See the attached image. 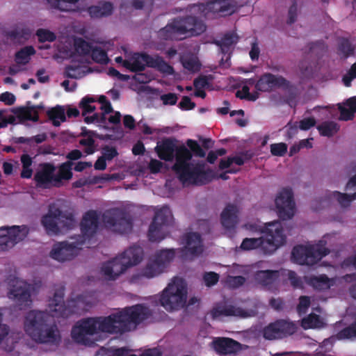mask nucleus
I'll return each instance as SVG.
<instances>
[{"instance_id": "62", "label": "nucleus", "mask_w": 356, "mask_h": 356, "mask_svg": "<svg viewBox=\"0 0 356 356\" xmlns=\"http://www.w3.org/2000/svg\"><path fill=\"white\" fill-rule=\"evenodd\" d=\"M316 120L314 118L309 117L306 118L302 120H301L299 122V128L301 130L307 131L309 130L310 128L313 127L316 124Z\"/></svg>"}, {"instance_id": "29", "label": "nucleus", "mask_w": 356, "mask_h": 356, "mask_svg": "<svg viewBox=\"0 0 356 356\" xmlns=\"http://www.w3.org/2000/svg\"><path fill=\"white\" fill-rule=\"evenodd\" d=\"M113 5L110 1H102L97 6L88 8V13L92 18L106 17L113 14Z\"/></svg>"}, {"instance_id": "30", "label": "nucleus", "mask_w": 356, "mask_h": 356, "mask_svg": "<svg viewBox=\"0 0 356 356\" xmlns=\"http://www.w3.org/2000/svg\"><path fill=\"white\" fill-rule=\"evenodd\" d=\"M147 60H149V67L155 68L160 72L168 75H172L175 73V70L172 66L169 65L164 59L156 55L155 56H146Z\"/></svg>"}, {"instance_id": "60", "label": "nucleus", "mask_w": 356, "mask_h": 356, "mask_svg": "<svg viewBox=\"0 0 356 356\" xmlns=\"http://www.w3.org/2000/svg\"><path fill=\"white\" fill-rule=\"evenodd\" d=\"M178 106L182 111H189L195 107V104L191 101L188 96H184Z\"/></svg>"}, {"instance_id": "23", "label": "nucleus", "mask_w": 356, "mask_h": 356, "mask_svg": "<svg viewBox=\"0 0 356 356\" xmlns=\"http://www.w3.org/2000/svg\"><path fill=\"white\" fill-rule=\"evenodd\" d=\"M212 347L217 354L227 355L237 353L241 343L230 338L218 337L212 341Z\"/></svg>"}, {"instance_id": "37", "label": "nucleus", "mask_w": 356, "mask_h": 356, "mask_svg": "<svg viewBox=\"0 0 356 356\" xmlns=\"http://www.w3.org/2000/svg\"><path fill=\"white\" fill-rule=\"evenodd\" d=\"M238 41L237 34L234 32H229L225 33L220 41H218L216 44L220 47L222 54H226L229 53L231 47L236 44Z\"/></svg>"}, {"instance_id": "38", "label": "nucleus", "mask_w": 356, "mask_h": 356, "mask_svg": "<svg viewBox=\"0 0 356 356\" xmlns=\"http://www.w3.org/2000/svg\"><path fill=\"white\" fill-rule=\"evenodd\" d=\"M163 271L164 268L151 259L147 265L141 270L140 276L150 279L159 275Z\"/></svg>"}, {"instance_id": "43", "label": "nucleus", "mask_w": 356, "mask_h": 356, "mask_svg": "<svg viewBox=\"0 0 356 356\" xmlns=\"http://www.w3.org/2000/svg\"><path fill=\"white\" fill-rule=\"evenodd\" d=\"M307 248V246H304L302 245H296L293 248L291 252V258L294 262L300 265H306Z\"/></svg>"}, {"instance_id": "27", "label": "nucleus", "mask_w": 356, "mask_h": 356, "mask_svg": "<svg viewBox=\"0 0 356 356\" xmlns=\"http://www.w3.org/2000/svg\"><path fill=\"white\" fill-rule=\"evenodd\" d=\"M329 253L330 250L321 244L307 246L306 265L312 266L316 264Z\"/></svg>"}, {"instance_id": "12", "label": "nucleus", "mask_w": 356, "mask_h": 356, "mask_svg": "<svg viewBox=\"0 0 356 356\" xmlns=\"http://www.w3.org/2000/svg\"><path fill=\"white\" fill-rule=\"evenodd\" d=\"M172 219V211L169 207L163 206L155 211L152 222L148 229V238L152 242H159L166 236L165 227Z\"/></svg>"}, {"instance_id": "40", "label": "nucleus", "mask_w": 356, "mask_h": 356, "mask_svg": "<svg viewBox=\"0 0 356 356\" xmlns=\"http://www.w3.org/2000/svg\"><path fill=\"white\" fill-rule=\"evenodd\" d=\"M79 0H47L50 6L56 9L65 12L76 10V3Z\"/></svg>"}, {"instance_id": "24", "label": "nucleus", "mask_w": 356, "mask_h": 356, "mask_svg": "<svg viewBox=\"0 0 356 356\" xmlns=\"http://www.w3.org/2000/svg\"><path fill=\"white\" fill-rule=\"evenodd\" d=\"M70 159L62 163L59 167L56 174H55L54 187L59 188L63 185V181H68L72 177V170L74 165L73 160H77L81 157H66Z\"/></svg>"}, {"instance_id": "47", "label": "nucleus", "mask_w": 356, "mask_h": 356, "mask_svg": "<svg viewBox=\"0 0 356 356\" xmlns=\"http://www.w3.org/2000/svg\"><path fill=\"white\" fill-rule=\"evenodd\" d=\"M22 163V170L21 172V177L24 179H30L33 175V170L31 165L33 159L35 157H20Z\"/></svg>"}, {"instance_id": "50", "label": "nucleus", "mask_w": 356, "mask_h": 356, "mask_svg": "<svg viewBox=\"0 0 356 356\" xmlns=\"http://www.w3.org/2000/svg\"><path fill=\"white\" fill-rule=\"evenodd\" d=\"M252 157H227V160H221L219 163V168L224 170L229 168L232 163H235L237 165H243L247 160H249Z\"/></svg>"}, {"instance_id": "6", "label": "nucleus", "mask_w": 356, "mask_h": 356, "mask_svg": "<svg viewBox=\"0 0 356 356\" xmlns=\"http://www.w3.org/2000/svg\"><path fill=\"white\" fill-rule=\"evenodd\" d=\"M285 242L286 236L280 222L273 221L267 224L265 238H245L241 244V248L251 250L261 247L266 252L272 253Z\"/></svg>"}, {"instance_id": "17", "label": "nucleus", "mask_w": 356, "mask_h": 356, "mask_svg": "<svg viewBox=\"0 0 356 356\" xmlns=\"http://www.w3.org/2000/svg\"><path fill=\"white\" fill-rule=\"evenodd\" d=\"M296 330V327L293 323L280 319L264 327L262 334L267 340H275L291 335Z\"/></svg>"}, {"instance_id": "11", "label": "nucleus", "mask_w": 356, "mask_h": 356, "mask_svg": "<svg viewBox=\"0 0 356 356\" xmlns=\"http://www.w3.org/2000/svg\"><path fill=\"white\" fill-rule=\"evenodd\" d=\"M102 221L106 228L122 234L131 232L134 227L131 214L120 208L106 210L102 214Z\"/></svg>"}, {"instance_id": "53", "label": "nucleus", "mask_w": 356, "mask_h": 356, "mask_svg": "<svg viewBox=\"0 0 356 356\" xmlns=\"http://www.w3.org/2000/svg\"><path fill=\"white\" fill-rule=\"evenodd\" d=\"M246 280L243 276H228L226 280L227 286L231 289H237L245 282Z\"/></svg>"}, {"instance_id": "20", "label": "nucleus", "mask_w": 356, "mask_h": 356, "mask_svg": "<svg viewBox=\"0 0 356 356\" xmlns=\"http://www.w3.org/2000/svg\"><path fill=\"white\" fill-rule=\"evenodd\" d=\"M56 167L49 163L40 165L39 169L34 175L36 186L41 188L54 187Z\"/></svg>"}, {"instance_id": "3", "label": "nucleus", "mask_w": 356, "mask_h": 356, "mask_svg": "<svg viewBox=\"0 0 356 356\" xmlns=\"http://www.w3.org/2000/svg\"><path fill=\"white\" fill-rule=\"evenodd\" d=\"M172 162L171 167L175 175L184 186H202L216 177V172L204 161L193 160V157H159Z\"/></svg>"}, {"instance_id": "9", "label": "nucleus", "mask_w": 356, "mask_h": 356, "mask_svg": "<svg viewBox=\"0 0 356 356\" xmlns=\"http://www.w3.org/2000/svg\"><path fill=\"white\" fill-rule=\"evenodd\" d=\"M277 88L287 92L286 102L290 106H296V88L284 76L266 72L262 74L255 83V88L261 92H271Z\"/></svg>"}, {"instance_id": "13", "label": "nucleus", "mask_w": 356, "mask_h": 356, "mask_svg": "<svg viewBox=\"0 0 356 356\" xmlns=\"http://www.w3.org/2000/svg\"><path fill=\"white\" fill-rule=\"evenodd\" d=\"M33 291V284L23 280H16L10 289L8 296L13 301L18 309H26L32 306L31 295Z\"/></svg>"}, {"instance_id": "52", "label": "nucleus", "mask_w": 356, "mask_h": 356, "mask_svg": "<svg viewBox=\"0 0 356 356\" xmlns=\"http://www.w3.org/2000/svg\"><path fill=\"white\" fill-rule=\"evenodd\" d=\"M309 50L307 54H315L319 55L326 50L325 42L322 40H318L314 42H311L308 44Z\"/></svg>"}, {"instance_id": "41", "label": "nucleus", "mask_w": 356, "mask_h": 356, "mask_svg": "<svg viewBox=\"0 0 356 356\" xmlns=\"http://www.w3.org/2000/svg\"><path fill=\"white\" fill-rule=\"evenodd\" d=\"M47 115L55 127H59L60 122H65L66 120L65 110L60 106H56L51 108L47 112Z\"/></svg>"}, {"instance_id": "54", "label": "nucleus", "mask_w": 356, "mask_h": 356, "mask_svg": "<svg viewBox=\"0 0 356 356\" xmlns=\"http://www.w3.org/2000/svg\"><path fill=\"white\" fill-rule=\"evenodd\" d=\"M288 146L284 143L270 145V152L273 156H284L287 152Z\"/></svg>"}, {"instance_id": "22", "label": "nucleus", "mask_w": 356, "mask_h": 356, "mask_svg": "<svg viewBox=\"0 0 356 356\" xmlns=\"http://www.w3.org/2000/svg\"><path fill=\"white\" fill-rule=\"evenodd\" d=\"M346 190L353 191V193H342L339 191L330 192L327 195V198L336 200L342 207H348L350 203L356 199V175L353 176L346 186Z\"/></svg>"}, {"instance_id": "46", "label": "nucleus", "mask_w": 356, "mask_h": 356, "mask_svg": "<svg viewBox=\"0 0 356 356\" xmlns=\"http://www.w3.org/2000/svg\"><path fill=\"white\" fill-rule=\"evenodd\" d=\"M95 99L90 96H86L82 98L79 103V107L82 110L83 116H86L88 113L95 111V106L91 104L95 102Z\"/></svg>"}, {"instance_id": "58", "label": "nucleus", "mask_w": 356, "mask_h": 356, "mask_svg": "<svg viewBox=\"0 0 356 356\" xmlns=\"http://www.w3.org/2000/svg\"><path fill=\"white\" fill-rule=\"evenodd\" d=\"M203 279L207 286H211L218 282L219 275L214 272L205 273Z\"/></svg>"}, {"instance_id": "42", "label": "nucleus", "mask_w": 356, "mask_h": 356, "mask_svg": "<svg viewBox=\"0 0 356 356\" xmlns=\"http://www.w3.org/2000/svg\"><path fill=\"white\" fill-rule=\"evenodd\" d=\"M317 129L321 136L331 137L338 132L339 126L335 122L326 121L319 124Z\"/></svg>"}, {"instance_id": "34", "label": "nucleus", "mask_w": 356, "mask_h": 356, "mask_svg": "<svg viewBox=\"0 0 356 356\" xmlns=\"http://www.w3.org/2000/svg\"><path fill=\"white\" fill-rule=\"evenodd\" d=\"M337 53L341 58L346 59L354 54L355 47L348 38H339L337 47Z\"/></svg>"}, {"instance_id": "21", "label": "nucleus", "mask_w": 356, "mask_h": 356, "mask_svg": "<svg viewBox=\"0 0 356 356\" xmlns=\"http://www.w3.org/2000/svg\"><path fill=\"white\" fill-rule=\"evenodd\" d=\"M197 10L203 15L207 16L209 13H218L220 16L231 15L236 11V7L233 4L220 0L217 2L200 3L195 5Z\"/></svg>"}, {"instance_id": "35", "label": "nucleus", "mask_w": 356, "mask_h": 356, "mask_svg": "<svg viewBox=\"0 0 356 356\" xmlns=\"http://www.w3.org/2000/svg\"><path fill=\"white\" fill-rule=\"evenodd\" d=\"M307 284L318 291H325L330 288V280L326 275L311 276L307 281Z\"/></svg>"}, {"instance_id": "25", "label": "nucleus", "mask_w": 356, "mask_h": 356, "mask_svg": "<svg viewBox=\"0 0 356 356\" xmlns=\"http://www.w3.org/2000/svg\"><path fill=\"white\" fill-rule=\"evenodd\" d=\"M237 212L235 205L229 204L226 206L220 216L221 224L225 229H232L236 227L238 222Z\"/></svg>"}, {"instance_id": "4", "label": "nucleus", "mask_w": 356, "mask_h": 356, "mask_svg": "<svg viewBox=\"0 0 356 356\" xmlns=\"http://www.w3.org/2000/svg\"><path fill=\"white\" fill-rule=\"evenodd\" d=\"M205 31V24L196 17H177L161 28L158 36L164 40H182L188 37L199 35Z\"/></svg>"}, {"instance_id": "63", "label": "nucleus", "mask_w": 356, "mask_h": 356, "mask_svg": "<svg viewBox=\"0 0 356 356\" xmlns=\"http://www.w3.org/2000/svg\"><path fill=\"white\" fill-rule=\"evenodd\" d=\"M177 95L175 93L169 92L162 95L161 99L165 105H175L177 102Z\"/></svg>"}, {"instance_id": "55", "label": "nucleus", "mask_w": 356, "mask_h": 356, "mask_svg": "<svg viewBox=\"0 0 356 356\" xmlns=\"http://www.w3.org/2000/svg\"><path fill=\"white\" fill-rule=\"evenodd\" d=\"M236 97L241 99H248L250 101H255L257 99V95H251L248 86H243L241 90H238L236 93Z\"/></svg>"}, {"instance_id": "39", "label": "nucleus", "mask_w": 356, "mask_h": 356, "mask_svg": "<svg viewBox=\"0 0 356 356\" xmlns=\"http://www.w3.org/2000/svg\"><path fill=\"white\" fill-rule=\"evenodd\" d=\"M36 53L33 46H26L17 51L15 54V61L18 65H25L31 60V56Z\"/></svg>"}, {"instance_id": "2", "label": "nucleus", "mask_w": 356, "mask_h": 356, "mask_svg": "<svg viewBox=\"0 0 356 356\" xmlns=\"http://www.w3.org/2000/svg\"><path fill=\"white\" fill-rule=\"evenodd\" d=\"M63 290L56 291L49 304L50 314L47 312L31 310L24 318V328L26 334L35 343L57 345L60 341V332L55 324H51V316L67 318L78 312L77 300L63 301Z\"/></svg>"}, {"instance_id": "14", "label": "nucleus", "mask_w": 356, "mask_h": 356, "mask_svg": "<svg viewBox=\"0 0 356 356\" xmlns=\"http://www.w3.org/2000/svg\"><path fill=\"white\" fill-rule=\"evenodd\" d=\"M181 243L184 244V247L176 250L181 253V257L184 259L197 257L204 251L203 241L197 232H188L184 234L181 237Z\"/></svg>"}, {"instance_id": "5", "label": "nucleus", "mask_w": 356, "mask_h": 356, "mask_svg": "<svg viewBox=\"0 0 356 356\" xmlns=\"http://www.w3.org/2000/svg\"><path fill=\"white\" fill-rule=\"evenodd\" d=\"M143 257V250L138 245H133L125 250L121 254L104 262L101 272L107 280H115L129 268L139 264Z\"/></svg>"}, {"instance_id": "15", "label": "nucleus", "mask_w": 356, "mask_h": 356, "mask_svg": "<svg viewBox=\"0 0 356 356\" xmlns=\"http://www.w3.org/2000/svg\"><path fill=\"white\" fill-rule=\"evenodd\" d=\"M28 234L26 226L0 227V251H6L24 240Z\"/></svg>"}, {"instance_id": "48", "label": "nucleus", "mask_w": 356, "mask_h": 356, "mask_svg": "<svg viewBox=\"0 0 356 356\" xmlns=\"http://www.w3.org/2000/svg\"><path fill=\"white\" fill-rule=\"evenodd\" d=\"M181 63L183 67L190 72H197L200 70L201 64L195 57L190 56L182 58Z\"/></svg>"}, {"instance_id": "59", "label": "nucleus", "mask_w": 356, "mask_h": 356, "mask_svg": "<svg viewBox=\"0 0 356 356\" xmlns=\"http://www.w3.org/2000/svg\"><path fill=\"white\" fill-rule=\"evenodd\" d=\"M80 68L77 66L68 65L65 67V76L71 79H79L81 77Z\"/></svg>"}, {"instance_id": "61", "label": "nucleus", "mask_w": 356, "mask_h": 356, "mask_svg": "<svg viewBox=\"0 0 356 356\" xmlns=\"http://www.w3.org/2000/svg\"><path fill=\"white\" fill-rule=\"evenodd\" d=\"M311 304L310 298L308 296H302L299 298V303L297 307L299 313H305Z\"/></svg>"}, {"instance_id": "26", "label": "nucleus", "mask_w": 356, "mask_h": 356, "mask_svg": "<svg viewBox=\"0 0 356 356\" xmlns=\"http://www.w3.org/2000/svg\"><path fill=\"white\" fill-rule=\"evenodd\" d=\"M146 56H151L147 53H136L133 56L126 61L124 67L132 72H142L145 69V66L149 67V60Z\"/></svg>"}, {"instance_id": "1", "label": "nucleus", "mask_w": 356, "mask_h": 356, "mask_svg": "<svg viewBox=\"0 0 356 356\" xmlns=\"http://www.w3.org/2000/svg\"><path fill=\"white\" fill-rule=\"evenodd\" d=\"M149 316V309L140 304L127 307L107 316L90 317L79 321L71 332L72 339L88 346L95 342L88 336L98 332L124 334L131 330V325H139Z\"/></svg>"}, {"instance_id": "45", "label": "nucleus", "mask_w": 356, "mask_h": 356, "mask_svg": "<svg viewBox=\"0 0 356 356\" xmlns=\"http://www.w3.org/2000/svg\"><path fill=\"white\" fill-rule=\"evenodd\" d=\"M74 47L76 51L84 56L89 55L93 46L81 38L74 40Z\"/></svg>"}, {"instance_id": "44", "label": "nucleus", "mask_w": 356, "mask_h": 356, "mask_svg": "<svg viewBox=\"0 0 356 356\" xmlns=\"http://www.w3.org/2000/svg\"><path fill=\"white\" fill-rule=\"evenodd\" d=\"M90 54L97 63L106 64L109 60L106 51L99 47H93Z\"/></svg>"}, {"instance_id": "57", "label": "nucleus", "mask_w": 356, "mask_h": 356, "mask_svg": "<svg viewBox=\"0 0 356 356\" xmlns=\"http://www.w3.org/2000/svg\"><path fill=\"white\" fill-rule=\"evenodd\" d=\"M288 279L290 281L291 286L293 288H302V281L300 277L298 276L297 273L293 270L288 271Z\"/></svg>"}, {"instance_id": "18", "label": "nucleus", "mask_w": 356, "mask_h": 356, "mask_svg": "<svg viewBox=\"0 0 356 356\" xmlns=\"http://www.w3.org/2000/svg\"><path fill=\"white\" fill-rule=\"evenodd\" d=\"M83 244V241L69 243L66 241L56 243L50 252V257L58 261L72 260L78 254L81 249L80 245Z\"/></svg>"}, {"instance_id": "8", "label": "nucleus", "mask_w": 356, "mask_h": 356, "mask_svg": "<svg viewBox=\"0 0 356 356\" xmlns=\"http://www.w3.org/2000/svg\"><path fill=\"white\" fill-rule=\"evenodd\" d=\"M41 223L47 234L58 235L60 227L63 229H72L76 225L74 214L68 211H61L55 204L49 206L48 212L41 219Z\"/></svg>"}, {"instance_id": "10", "label": "nucleus", "mask_w": 356, "mask_h": 356, "mask_svg": "<svg viewBox=\"0 0 356 356\" xmlns=\"http://www.w3.org/2000/svg\"><path fill=\"white\" fill-rule=\"evenodd\" d=\"M186 298L187 291L184 280L175 277L163 291L159 302L167 311H173L182 307Z\"/></svg>"}, {"instance_id": "16", "label": "nucleus", "mask_w": 356, "mask_h": 356, "mask_svg": "<svg viewBox=\"0 0 356 356\" xmlns=\"http://www.w3.org/2000/svg\"><path fill=\"white\" fill-rule=\"evenodd\" d=\"M275 202L277 215L280 219L286 220L293 218L296 207L291 188H283L277 195Z\"/></svg>"}, {"instance_id": "28", "label": "nucleus", "mask_w": 356, "mask_h": 356, "mask_svg": "<svg viewBox=\"0 0 356 356\" xmlns=\"http://www.w3.org/2000/svg\"><path fill=\"white\" fill-rule=\"evenodd\" d=\"M213 319L221 316H245L244 312L239 307L231 305H220L213 308L211 311Z\"/></svg>"}, {"instance_id": "7", "label": "nucleus", "mask_w": 356, "mask_h": 356, "mask_svg": "<svg viewBox=\"0 0 356 356\" xmlns=\"http://www.w3.org/2000/svg\"><path fill=\"white\" fill-rule=\"evenodd\" d=\"M155 150L157 156H206L200 143L193 139L184 144L175 138H165L157 143Z\"/></svg>"}, {"instance_id": "56", "label": "nucleus", "mask_w": 356, "mask_h": 356, "mask_svg": "<svg viewBox=\"0 0 356 356\" xmlns=\"http://www.w3.org/2000/svg\"><path fill=\"white\" fill-rule=\"evenodd\" d=\"M168 169L166 164H164L160 161L152 159L149 163V169L151 173L156 174L161 171L162 169Z\"/></svg>"}, {"instance_id": "51", "label": "nucleus", "mask_w": 356, "mask_h": 356, "mask_svg": "<svg viewBox=\"0 0 356 356\" xmlns=\"http://www.w3.org/2000/svg\"><path fill=\"white\" fill-rule=\"evenodd\" d=\"M339 339H350L356 337V321L350 325L342 329L337 334Z\"/></svg>"}, {"instance_id": "49", "label": "nucleus", "mask_w": 356, "mask_h": 356, "mask_svg": "<svg viewBox=\"0 0 356 356\" xmlns=\"http://www.w3.org/2000/svg\"><path fill=\"white\" fill-rule=\"evenodd\" d=\"M35 35L38 37V42L41 43L45 42H51L56 39V35L54 32L45 29H38L36 31Z\"/></svg>"}, {"instance_id": "19", "label": "nucleus", "mask_w": 356, "mask_h": 356, "mask_svg": "<svg viewBox=\"0 0 356 356\" xmlns=\"http://www.w3.org/2000/svg\"><path fill=\"white\" fill-rule=\"evenodd\" d=\"M99 214L95 210H89L83 214L80 223L82 234L81 241H83V243L86 239H90L96 234L99 224Z\"/></svg>"}, {"instance_id": "36", "label": "nucleus", "mask_w": 356, "mask_h": 356, "mask_svg": "<svg viewBox=\"0 0 356 356\" xmlns=\"http://www.w3.org/2000/svg\"><path fill=\"white\" fill-rule=\"evenodd\" d=\"M90 134L91 131H86V129H83L81 136L83 138L79 140V145L82 150L87 154H92L96 150L95 140Z\"/></svg>"}, {"instance_id": "33", "label": "nucleus", "mask_w": 356, "mask_h": 356, "mask_svg": "<svg viewBox=\"0 0 356 356\" xmlns=\"http://www.w3.org/2000/svg\"><path fill=\"white\" fill-rule=\"evenodd\" d=\"M31 32L29 28H16L6 31L5 35L14 43L24 44L31 37Z\"/></svg>"}, {"instance_id": "64", "label": "nucleus", "mask_w": 356, "mask_h": 356, "mask_svg": "<svg viewBox=\"0 0 356 356\" xmlns=\"http://www.w3.org/2000/svg\"><path fill=\"white\" fill-rule=\"evenodd\" d=\"M209 78L205 75H200L198 77L195 78L193 81V86L195 88H204L207 86H209Z\"/></svg>"}, {"instance_id": "32", "label": "nucleus", "mask_w": 356, "mask_h": 356, "mask_svg": "<svg viewBox=\"0 0 356 356\" xmlns=\"http://www.w3.org/2000/svg\"><path fill=\"white\" fill-rule=\"evenodd\" d=\"M176 252L177 250L174 248L162 249L154 254L152 259L165 269L174 259Z\"/></svg>"}, {"instance_id": "31", "label": "nucleus", "mask_w": 356, "mask_h": 356, "mask_svg": "<svg viewBox=\"0 0 356 356\" xmlns=\"http://www.w3.org/2000/svg\"><path fill=\"white\" fill-rule=\"evenodd\" d=\"M280 277V272L275 270H257L254 274L255 281L263 286L273 284Z\"/></svg>"}]
</instances>
